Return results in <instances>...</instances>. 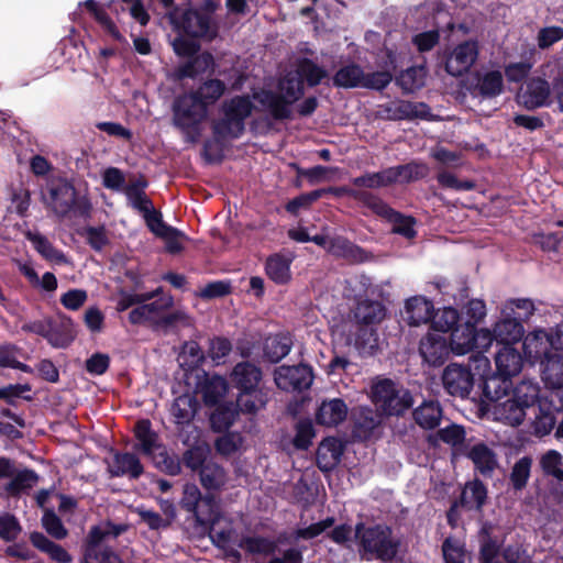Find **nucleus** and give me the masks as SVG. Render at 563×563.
<instances>
[{
	"mask_svg": "<svg viewBox=\"0 0 563 563\" xmlns=\"http://www.w3.org/2000/svg\"><path fill=\"white\" fill-rule=\"evenodd\" d=\"M30 542L34 548L43 553H46L51 560L57 563H70L73 561L71 555L65 548L58 543H55L42 532H31Z\"/></svg>",
	"mask_w": 563,
	"mask_h": 563,
	"instance_id": "39",
	"label": "nucleus"
},
{
	"mask_svg": "<svg viewBox=\"0 0 563 563\" xmlns=\"http://www.w3.org/2000/svg\"><path fill=\"white\" fill-rule=\"evenodd\" d=\"M142 305L150 320V327L154 330L157 318H161L165 311L173 308L174 298L172 295H163L153 301H145Z\"/></svg>",
	"mask_w": 563,
	"mask_h": 563,
	"instance_id": "61",
	"label": "nucleus"
},
{
	"mask_svg": "<svg viewBox=\"0 0 563 563\" xmlns=\"http://www.w3.org/2000/svg\"><path fill=\"white\" fill-rule=\"evenodd\" d=\"M479 54L478 42L466 40L457 44L445 60V71L453 77L466 74L476 63Z\"/></svg>",
	"mask_w": 563,
	"mask_h": 563,
	"instance_id": "14",
	"label": "nucleus"
},
{
	"mask_svg": "<svg viewBox=\"0 0 563 563\" xmlns=\"http://www.w3.org/2000/svg\"><path fill=\"white\" fill-rule=\"evenodd\" d=\"M109 473L112 477L129 476L137 479L144 473V467L136 454L130 452H115L113 463L109 466Z\"/></svg>",
	"mask_w": 563,
	"mask_h": 563,
	"instance_id": "30",
	"label": "nucleus"
},
{
	"mask_svg": "<svg viewBox=\"0 0 563 563\" xmlns=\"http://www.w3.org/2000/svg\"><path fill=\"white\" fill-rule=\"evenodd\" d=\"M198 477L206 493L219 494L227 483L225 470L212 460L200 470Z\"/></svg>",
	"mask_w": 563,
	"mask_h": 563,
	"instance_id": "35",
	"label": "nucleus"
},
{
	"mask_svg": "<svg viewBox=\"0 0 563 563\" xmlns=\"http://www.w3.org/2000/svg\"><path fill=\"white\" fill-rule=\"evenodd\" d=\"M504 91V79L499 70H489L485 74H477V82L474 86L473 96H479L483 99L496 98Z\"/></svg>",
	"mask_w": 563,
	"mask_h": 563,
	"instance_id": "36",
	"label": "nucleus"
},
{
	"mask_svg": "<svg viewBox=\"0 0 563 563\" xmlns=\"http://www.w3.org/2000/svg\"><path fill=\"white\" fill-rule=\"evenodd\" d=\"M494 412L498 420L511 427L520 426L526 418V409L511 396L497 402Z\"/></svg>",
	"mask_w": 563,
	"mask_h": 563,
	"instance_id": "45",
	"label": "nucleus"
},
{
	"mask_svg": "<svg viewBox=\"0 0 563 563\" xmlns=\"http://www.w3.org/2000/svg\"><path fill=\"white\" fill-rule=\"evenodd\" d=\"M173 30L180 36L212 42L219 34V27L211 16L200 10L174 8L167 12Z\"/></svg>",
	"mask_w": 563,
	"mask_h": 563,
	"instance_id": "6",
	"label": "nucleus"
},
{
	"mask_svg": "<svg viewBox=\"0 0 563 563\" xmlns=\"http://www.w3.org/2000/svg\"><path fill=\"white\" fill-rule=\"evenodd\" d=\"M280 93L295 103L305 95V86L299 76L288 74L278 84Z\"/></svg>",
	"mask_w": 563,
	"mask_h": 563,
	"instance_id": "62",
	"label": "nucleus"
},
{
	"mask_svg": "<svg viewBox=\"0 0 563 563\" xmlns=\"http://www.w3.org/2000/svg\"><path fill=\"white\" fill-rule=\"evenodd\" d=\"M254 98L266 109L275 121H286L292 118V102L282 93L264 89Z\"/></svg>",
	"mask_w": 563,
	"mask_h": 563,
	"instance_id": "20",
	"label": "nucleus"
},
{
	"mask_svg": "<svg viewBox=\"0 0 563 563\" xmlns=\"http://www.w3.org/2000/svg\"><path fill=\"white\" fill-rule=\"evenodd\" d=\"M385 118L393 121L427 119L430 114V107L424 102H412L401 100L396 104H388L384 108Z\"/></svg>",
	"mask_w": 563,
	"mask_h": 563,
	"instance_id": "27",
	"label": "nucleus"
},
{
	"mask_svg": "<svg viewBox=\"0 0 563 563\" xmlns=\"http://www.w3.org/2000/svg\"><path fill=\"white\" fill-rule=\"evenodd\" d=\"M225 90L227 86L224 81L212 78L205 80L196 90L189 92L195 95L209 110V107L214 104L224 95Z\"/></svg>",
	"mask_w": 563,
	"mask_h": 563,
	"instance_id": "47",
	"label": "nucleus"
},
{
	"mask_svg": "<svg viewBox=\"0 0 563 563\" xmlns=\"http://www.w3.org/2000/svg\"><path fill=\"white\" fill-rule=\"evenodd\" d=\"M454 350L459 354H464L474 349L487 350L489 347V330H477L476 325L464 322L452 331L449 335Z\"/></svg>",
	"mask_w": 563,
	"mask_h": 563,
	"instance_id": "13",
	"label": "nucleus"
},
{
	"mask_svg": "<svg viewBox=\"0 0 563 563\" xmlns=\"http://www.w3.org/2000/svg\"><path fill=\"white\" fill-rule=\"evenodd\" d=\"M238 545L246 553L253 555H273L277 550V542L263 536L242 537Z\"/></svg>",
	"mask_w": 563,
	"mask_h": 563,
	"instance_id": "51",
	"label": "nucleus"
},
{
	"mask_svg": "<svg viewBox=\"0 0 563 563\" xmlns=\"http://www.w3.org/2000/svg\"><path fill=\"white\" fill-rule=\"evenodd\" d=\"M199 404L195 396L186 393L176 397L173 401L170 412L178 426L189 424L198 410Z\"/></svg>",
	"mask_w": 563,
	"mask_h": 563,
	"instance_id": "41",
	"label": "nucleus"
},
{
	"mask_svg": "<svg viewBox=\"0 0 563 563\" xmlns=\"http://www.w3.org/2000/svg\"><path fill=\"white\" fill-rule=\"evenodd\" d=\"M429 168L426 164L410 162L402 165L388 167L390 184L411 183L427 177Z\"/></svg>",
	"mask_w": 563,
	"mask_h": 563,
	"instance_id": "40",
	"label": "nucleus"
},
{
	"mask_svg": "<svg viewBox=\"0 0 563 563\" xmlns=\"http://www.w3.org/2000/svg\"><path fill=\"white\" fill-rule=\"evenodd\" d=\"M292 257L274 253L266 258L265 273L277 285H286L291 279L290 265Z\"/></svg>",
	"mask_w": 563,
	"mask_h": 563,
	"instance_id": "34",
	"label": "nucleus"
},
{
	"mask_svg": "<svg viewBox=\"0 0 563 563\" xmlns=\"http://www.w3.org/2000/svg\"><path fill=\"white\" fill-rule=\"evenodd\" d=\"M147 186L148 181L146 178L143 175H140L137 179L130 183L124 188V192L131 200L132 207L141 213L153 207L152 200L145 194V188Z\"/></svg>",
	"mask_w": 563,
	"mask_h": 563,
	"instance_id": "48",
	"label": "nucleus"
},
{
	"mask_svg": "<svg viewBox=\"0 0 563 563\" xmlns=\"http://www.w3.org/2000/svg\"><path fill=\"white\" fill-rule=\"evenodd\" d=\"M291 346L292 340L289 334L268 335L263 342V357L267 362L276 364L289 354Z\"/></svg>",
	"mask_w": 563,
	"mask_h": 563,
	"instance_id": "33",
	"label": "nucleus"
},
{
	"mask_svg": "<svg viewBox=\"0 0 563 563\" xmlns=\"http://www.w3.org/2000/svg\"><path fill=\"white\" fill-rule=\"evenodd\" d=\"M434 312L433 302L423 296H413L406 300L404 319L411 327L431 321Z\"/></svg>",
	"mask_w": 563,
	"mask_h": 563,
	"instance_id": "25",
	"label": "nucleus"
},
{
	"mask_svg": "<svg viewBox=\"0 0 563 563\" xmlns=\"http://www.w3.org/2000/svg\"><path fill=\"white\" fill-rule=\"evenodd\" d=\"M378 424L379 420L372 409L367 407L360 408L355 413L352 434L360 441H367L372 438L374 430Z\"/></svg>",
	"mask_w": 563,
	"mask_h": 563,
	"instance_id": "42",
	"label": "nucleus"
},
{
	"mask_svg": "<svg viewBox=\"0 0 563 563\" xmlns=\"http://www.w3.org/2000/svg\"><path fill=\"white\" fill-rule=\"evenodd\" d=\"M511 397L526 410L536 405L539 407L540 400L548 398L547 396H541L539 385L530 380H521L517 384L512 388Z\"/></svg>",
	"mask_w": 563,
	"mask_h": 563,
	"instance_id": "49",
	"label": "nucleus"
},
{
	"mask_svg": "<svg viewBox=\"0 0 563 563\" xmlns=\"http://www.w3.org/2000/svg\"><path fill=\"white\" fill-rule=\"evenodd\" d=\"M373 402L387 417H400L415 404L411 391L390 378H384L372 387Z\"/></svg>",
	"mask_w": 563,
	"mask_h": 563,
	"instance_id": "8",
	"label": "nucleus"
},
{
	"mask_svg": "<svg viewBox=\"0 0 563 563\" xmlns=\"http://www.w3.org/2000/svg\"><path fill=\"white\" fill-rule=\"evenodd\" d=\"M562 454L556 450H549L540 459V466L542 472L563 482V470L560 467L563 464Z\"/></svg>",
	"mask_w": 563,
	"mask_h": 563,
	"instance_id": "63",
	"label": "nucleus"
},
{
	"mask_svg": "<svg viewBox=\"0 0 563 563\" xmlns=\"http://www.w3.org/2000/svg\"><path fill=\"white\" fill-rule=\"evenodd\" d=\"M525 358L536 365L554 352L551 334L544 330H537L525 336L522 342Z\"/></svg>",
	"mask_w": 563,
	"mask_h": 563,
	"instance_id": "17",
	"label": "nucleus"
},
{
	"mask_svg": "<svg viewBox=\"0 0 563 563\" xmlns=\"http://www.w3.org/2000/svg\"><path fill=\"white\" fill-rule=\"evenodd\" d=\"M494 525L489 521H484L478 531L479 563H496L500 562L498 556L501 555L503 541L497 536L493 534Z\"/></svg>",
	"mask_w": 563,
	"mask_h": 563,
	"instance_id": "22",
	"label": "nucleus"
},
{
	"mask_svg": "<svg viewBox=\"0 0 563 563\" xmlns=\"http://www.w3.org/2000/svg\"><path fill=\"white\" fill-rule=\"evenodd\" d=\"M371 211L379 218L385 219L393 224L391 233L401 235L407 240L417 236L416 219L412 216H406L385 202L379 196L376 198Z\"/></svg>",
	"mask_w": 563,
	"mask_h": 563,
	"instance_id": "12",
	"label": "nucleus"
},
{
	"mask_svg": "<svg viewBox=\"0 0 563 563\" xmlns=\"http://www.w3.org/2000/svg\"><path fill=\"white\" fill-rule=\"evenodd\" d=\"M172 123L183 135L187 143L196 144L202 134V123L207 120L209 111L195 95L184 92L175 97L172 103Z\"/></svg>",
	"mask_w": 563,
	"mask_h": 563,
	"instance_id": "4",
	"label": "nucleus"
},
{
	"mask_svg": "<svg viewBox=\"0 0 563 563\" xmlns=\"http://www.w3.org/2000/svg\"><path fill=\"white\" fill-rule=\"evenodd\" d=\"M229 385L235 390V404L240 412L256 415L269 401L268 389L263 384V371L250 361L236 363L229 374Z\"/></svg>",
	"mask_w": 563,
	"mask_h": 563,
	"instance_id": "2",
	"label": "nucleus"
},
{
	"mask_svg": "<svg viewBox=\"0 0 563 563\" xmlns=\"http://www.w3.org/2000/svg\"><path fill=\"white\" fill-rule=\"evenodd\" d=\"M276 386L285 391H302L313 382L312 367L306 364L282 365L274 371Z\"/></svg>",
	"mask_w": 563,
	"mask_h": 563,
	"instance_id": "9",
	"label": "nucleus"
},
{
	"mask_svg": "<svg viewBox=\"0 0 563 563\" xmlns=\"http://www.w3.org/2000/svg\"><path fill=\"white\" fill-rule=\"evenodd\" d=\"M541 377L544 384L553 389L563 387V354L553 352L540 363Z\"/></svg>",
	"mask_w": 563,
	"mask_h": 563,
	"instance_id": "32",
	"label": "nucleus"
},
{
	"mask_svg": "<svg viewBox=\"0 0 563 563\" xmlns=\"http://www.w3.org/2000/svg\"><path fill=\"white\" fill-rule=\"evenodd\" d=\"M100 26L110 34L117 42H124V36L120 33L115 23L111 20L109 14L101 8L96 0H86L81 3Z\"/></svg>",
	"mask_w": 563,
	"mask_h": 563,
	"instance_id": "52",
	"label": "nucleus"
},
{
	"mask_svg": "<svg viewBox=\"0 0 563 563\" xmlns=\"http://www.w3.org/2000/svg\"><path fill=\"white\" fill-rule=\"evenodd\" d=\"M511 387L510 377L499 375L498 371L492 376L483 379L482 390L483 396L490 402H499L506 396Z\"/></svg>",
	"mask_w": 563,
	"mask_h": 563,
	"instance_id": "43",
	"label": "nucleus"
},
{
	"mask_svg": "<svg viewBox=\"0 0 563 563\" xmlns=\"http://www.w3.org/2000/svg\"><path fill=\"white\" fill-rule=\"evenodd\" d=\"M443 409L435 399H423V401L412 409V419L415 423L423 430L437 429L442 420Z\"/></svg>",
	"mask_w": 563,
	"mask_h": 563,
	"instance_id": "26",
	"label": "nucleus"
},
{
	"mask_svg": "<svg viewBox=\"0 0 563 563\" xmlns=\"http://www.w3.org/2000/svg\"><path fill=\"white\" fill-rule=\"evenodd\" d=\"M236 404L232 402L219 405L210 416L211 428L216 432H225L234 423L239 416Z\"/></svg>",
	"mask_w": 563,
	"mask_h": 563,
	"instance_id": "50",
	"label": "nucleus"
},
{
	"mask_svg": "<svg viewBox=\"0 0 563 563\" xmlns=\"http://www.w3.org/2000/svg\"><path fill=\"white\" fill-rule=\"evenodd\" d=\"M351 183L354 187H357L358 189H378L391 186L390 176L388 174V167L379 172L364 173L361 176L354 177L351 180Z\"/></svg>",
	"mask_w": 563,
	"mask_h": 563,
	"instance_id": "60",
	"label": "nucleus"
},
{
	"mask_svg": "<svg viewBox=\"0 0 563 563\" xmlns=\"http://www.w3.org/2000/svg\"><path fill=\"white\" fill-rule=\"evenodd\" d=\"M295 73L300 77L303 86L307 85L309 88H314L329 78L328 70L308 57L297 60Z\"/></svg>",
	"mask_w": 563,
	"mask_h": 563,
	"instance_id": "37",
	"label": "nucleus"
},
{
	"mask_svg": "<svg viewBox=\"0 0 563 563\" xmlns=\"http://www.w3.org/2000/svg\"><path fill=\"white\" fill-rule=\"evenodd\" d=\"M134 437L139 441V443L134 445V449L145 455H151L156 446L158 435L152 429V423L148 419L136 421L134 426Z\"/></svg>",
	"mask_w": 563,
	"mask_h": 563,
	"instance_id": "46",
	"label": "nucleus"
},
{
	"mask_svg": "<svg viewBox=\"0 0 563 563\" xmlns=\"http://www.w3.org/2000/svg\"><path fill=\"white\" fill-rule=\"evenodd\" d=\"M47 205L59 218L70 213L77 217L88 218L91 211V203L87 197H78L74 185L65 179L52 180L47 186Z\"/></svg>",
	"mask_w": 563,
	"mask_h": 563,
	"instance_id": "7",
	"label": "nucleus"
},
{
	"mask_svg": "<svg viewBox=\"0 0 563 563\" xmlns=\"http://www.w3.org/2000/svg\"><path fill=\"white\" fill-rule=\"evenodd\" d=\"M195 319L184 309H175L165 311L161 318L155 321L156 331L177 332L179 329L192 328Z\"/></svg>",
	"mask_w": 563,
	"mask_h": 563,
	"instance_id": "38",
	"label": "nucleus"
},
{
	"mask_svg": "<svg viewBox=\"0 0 563 563\" xmlns=\"http://www.w3.org/2000/svg\"><path fill=\"white\" fill-rule=\"evenodd\" d=\"M563 413V402L558 396L540 400L538 413L532 422L533 434L538 438L549 435L558 423V416Z\"/></svg>",
	"mask_w": 563,
	"mask_h": 563,
	"instance_id": "15",
	"label": "nucleus"
},
{
	"mask_svg": "<svg viewBox=\"0 0 563 563\" xmlns=\"http://www.w3.org/2000/svg\"><path fill=\"white\" fill-rule=\"evenodd\" d=\"M364 70L361 65L352 62L340 67L332 76V85L336 88L352 89L362 87Z\"/></svg>",
	"mask_w": 563,
	"mask_h": 563,
	"instance_id": "44",
	"label": "nucleus"
},
{
	"mask_svg": "<svg viewBox=\"0 0 563 563\" xmlns=\"http://www.w3.org/2000/svg\"><path fill=\"white\" fill-rule=\"evenodd\" d=\"M22 354V349L13 343H4L0 345V367L19 369L26 374H32L33 368L20 362L16 356Z\"/></svg>",
	"mask_w": 563,
	"mask_h": 563,
	"instance_id": "59",
	"label": "nucleus"
},
{
	"mask_svg": "<svg viewBox=\"0 0 563 563\" xmlns=\"http://www.w3.org/2000/svg\"><path fill=\"white\" fill-rule=\"evenodd\" d=\"M552 84L550 85L541 77H532L526 82V88L517 95L520 106L527 110H534L548 104L551 95Z\"/></svg>",
	"mask_w": 563,
	"mask_h": 563,
	"instance_id": "16",
	"label": "nucleus"
},
{
	"mask_svg": "<svg viewBox=\"0 0 563 563\" xmlns=\"http://www.w3.org/2000/svg\"><path fill=\"white\" fill-rule=\"evenodd\" d=\"M383 302L372 299H361L351 311V323L377 327L386 317Z\"/></svg>",
	"mask_w": 563,
	"mask_h": 563,
	"instance_id": "19",
	"label": "nucleus"
},
{
	"mask_svg": "<svg viewBox=\"0 0 563 563\" xmlns=\"http://www.w3.org/2000/svg\"><path fill=\"white\" fill-rule=\"evenodd\" d=\"M343 450L344 445L339 439L334 437L324 438L316 452L318 468L323 473L334 470L341 461Z\"/></svg>",
	"mask_w": 563,
	"mask_h": 563,
	"instance_id": "24",
	"label": "nucleus"
},
{
	"mask_svg": "<svg viewBox=\"0 0 563 563\" xmlns=\"http://www.w3.org/2000/svg\"><path fill=\"white\" fill-rule=\"evenodd\" d=\"M487 493V487L478 478H475L474 481L466 483L460 496L466 497L468 506H463V508L467 510L475 509L481 511L484 505L486 504Z\"/></svg>",
	"mask_w": 563,
	"mask_h": 563,
	"instance_id": "54",
	"label": "nucleus"
},
{
	"mask_svg": "<svg viewBox=\"0 0 563 563\" xmlns=\"http://www.w3.org/2000/svg\"><path fill=\"white\" fill-rule=\"evenodd\" d=\"M431 328L435 333L446 334L460 325V313L453 307L443 308L440 312L434 313L431 319Z\"/></svg>",
	"mask_w": 563,
	"mask_h": 563,
	"instance_id": "55",
	"label": "nucleus"
},
{
	"mask_svg": "<svg viewBox=\"0 0 563 563\" xmlns=\"http://www.w3.org/2000/svg\"><path fill=\"white\" fill-rule=\"evenodd\" d=\"M423 68L409 67L402 70L397 77L396 82L401 87L405 92H413L423 86Z\"/></svg>",
	"mask_w": 563,
	"mask_h": 563,
	"instance_id": "64",
	"label": "nucleus"
},
{
	"mask_svg": "<svg viewBox=\"0 0 563 563\" xmlns=\"http://www.w3.org/2000/svg\"><path fill=\"white\" fill-rule=\"evenodd\" d=\"M249 95H239L221 104L222 117L211 124L212 139L203 143V157L207 163L219 164L224 158V142L240 139L245 132V121L254 110Z\"/></svg>",
	"mask_w": 563,
	"mask_h": 563,
	"instance_id": "1",
	"label": "nucleus"
},
{
	"mask_svg": "<svg viewBox=\"0 0 563 563\" xmlns=\"http://www.w3.org/2000/svg\"><path fill=\"white\" fill-rule=\"evenodd\" d=\"M466 456L473 462L475 471L484 477H492L498 466L497 454L484 442L471 446Z\"/></svg>",
	"mask_w": 563,
	"mask_h": 563,
	"instance_id": "28",
	"label": "nucleus"
},
{
	"mask_svg": "<svg viewBox=\"0 0 563 563\" xmlns=\"http://www.w3.org/2000/svg\"><path fill=\"white\" fill-rule=\"evenodd\" d=\"M523 357L514 345H500L495 355L496 371L501 376L512 377L520 373Z\"/></svg>",
	"mask_w": 563,
	"mask_h": 563,
	"instance_id": "31",
	"label": "nucleus"
},
{
	"mask_svg": "<svg viewBox=\"0 0 563 563\" xmlns=\"http://www.w3.org/2000/svg\"><path fill=\"white\" fill-rule=\"evenodd\" d=\"M37 479V474L33 470L26 468L14 474L5 484L4 490L10 497H19L23 492L31 489Z\"/></svg>",
	"mask_w": 563,
	"mask_h": 563,
	"instance_id": "56",
	"label": "nucleus"
},
{
	"mask_svg": "<svg viewBox=\"0 0 563 563\" xmlns=\"http://www.w3.org/2000/svg\"><path fill=\"white\" fill-rule=\"evenodd\" d=\"M532 457L522 456L511 467L509 474V485L515 492H521L526 488L531 475Z\"/></svg>",
	"mask_w": 563,
	"mask_h": 563,
	"instance_id": "57",
	"label": "nucleus"
},
{
	"mask_svg": "<svg viewBox=\"0 0 563 563\" xmlns=\"http://www.w3.org/2000/svg\"><path fill=\"white\" fill-rule=\"evenodd\" d=\"M347 416V406L341 398L323 400L316 411V422L324 427H335Z\"/></svg>",
	"mask_w": 563,
	"mask_h": 563,
	"instance_id": "29",
	"label": "nucleus"
},
{
	"mask_svg": "<svg viewBox=\"0 0 563 563\" xmlns=\"http://www.w3.org/2000/svg\"><path fill=\"white\" fill-rule=\"evenodd\" d=\"M214 67L213 55L209 52H203L195 56L190 62L185 64L179 69V76L181 78H196L209 69Z\"/></svg>",
	"mask_w": 563,
	"mask_h": 563,
	"instance_id": "58",
	"label": "nucleus"
},
{
	"mask_svg": "<svg viewBox=\"0 0 563 563\" xmlns=\"http://www.w3.org/2000/svg\"><path fill=\"white\" fill-rule=\"evenodd\" d=\"M319 190H324V195L331 194L334 197H349L364 207L368 208L371 210L372 206L374 205L376 198L378 195L369 191V190H362L356 188H352L350 186H338V187H328V188H320Z\"/></svg>",
	"mask_w": 563,
	"mask_h": 563,
	"instance_id": "53",
	"label": "nucleus"
},
{
	"mask_svg": "<svg viewBox=\"0 0 563 563\" xmlns=\"http://www.w3.org/2000/svg\"><path fill=\"white\" fill-rule=\"evenodd\" d=\"M349 340L361 356H373L379 347L377 327L351 323Z\"/></svg>",
	"mask_w": 563,
	"mask_h": 563,
	"instance_id": "23",
	"label": "nucleus"
},
{
	"mask_svg": "<svg viewBox=\"0 0 563 563\" xmlns=\"http://www.w3.org/2000/svg\"><path fill=\"white\" fill-rule=\"evenodd\" d=\"M197 378L196 390L201 395L205 405L208 407L218 405L230 386L229 379L217 374L210 375L203 372Z\"/></svg>",
	"mask_w": 563,
	"mask_h": 563,
	"instance_id": "18",
	"label": "nucleus"
},
{
	"mask_svg": "<svg viewBox=\"0 0 563 563\" xmlns=\"http://www.w3.org/2000/svg\"><path fill=\"white\" fill-rule=\"evenodd\" d=\"M525 329L517 318H504L489 330V346L493 342L497 345H515L523 338Z\"/></svg>",
	"mask_w": 563,
	"mask_h": 563,
	"instance_id": "21",
	"label": "nucleus"
},
{
	"mask_svg": "<svg viewBox=\"0 0 563 563\" xmlns=\"http://www.w3.org/2000/svg\"><path fill=\"white\" fill-rule=\"evenodd\" d=\"M354 538L362 559L391 562L396 559L400 541L393 536V529L386 523L366 526L363 521L355 525Z\"/></svg>",
	"mask_w": 563,
	"mask_h": 563,
	"instance_id": "3",
	"label": "nucleus"
},
{
	"mask_svg": "<svg viewBox=\"0 0 563 563\" xmlns=\"http://www.w3.org/2000/svg\"><path fill=\"white\" fill-rule=\"evenodd\" d=\"M454 346L449 336L435 332H428L419 342V353L423 363L430 367H440L449 358Z\"/></svg>",
	"mask_w": 563,
	"mask_h": 563,
	"instance_id": "10",
	"label": "nucleus"
},
{
	"mask_svg": "<svg viewBox=\"0 0 563 563\" xmlns=\"http://www.w3.org/2000/svg\"><path fill=\"white\" fill-rule=\"evenodd\" d=\"M179 507L194 518L196 527L210 532L223 516L220 498L212 493L202 494L199 487L191 483L184 485Z\"/></svg>",
	"mask_w": 563,
	"mask_h": 563,
	"instance_id": "5",
	"label": "nucleus"
},
{
	"mask_svg": "<svg viewBox=\"0 0 563 563\" xmlns=\"http://www.w3.org/2000/svg\"><path fill=\"white\" fill-rule=\"evenodd\" d=\"M441 379L449 395L462 399L468 398L474 386V375L468 365L450 363L444 368Z\"/></svg>",
	"mask_w": 563,
	"mask_h": 563,
	"instance_id": "11",
	"label": "nucleus"
}]
</instances>
